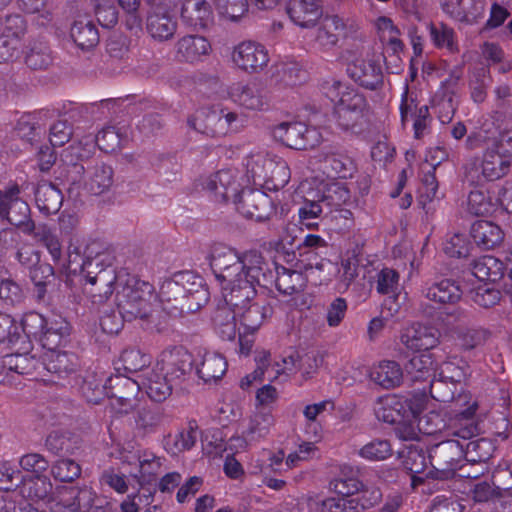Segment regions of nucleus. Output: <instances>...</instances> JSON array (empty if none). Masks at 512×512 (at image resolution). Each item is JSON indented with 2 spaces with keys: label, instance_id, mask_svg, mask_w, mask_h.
Instances as JSON below:
<instances>
[{
  "label": "nucleus",
  "instance_id": "obj_36",
  "mask_svg": "<svg viewBox=\"0 0 512 512\" xmlns=\"http://www.w3.org/2000/svg\"><path fill=\"white\" fill-rule=\"evenodd\" d=\"M370 378L384 389H393L404 380V372L396 361L384 360L371 370Z\"/></svg>",
  "mask_w": 512,
  "mask_h": 512
},
{
  "label": "nucleus",
  "instance_id": "obj_22",
  "mask_svg": "<svg viewBox=\"0 0 512 512\" xmlns=\"http://www.w3.org/2000/svg\"><path fill=\"white\" fill-rule=\"evenodd\" d=\"M141 389H144L149 398L155 402H163L172 393L175 384L165 377V374L154 367L139 374Z\"/></svg>",
  "mask_w": 512,
  "mask_h": 512
},
{
  "label": "nucleus",
  "instance_id": "obj_7",
  "mask_svg": "<svg viewBox=\"0 0 512 512\" xmlns=\"http://www.w3.org/2000/svg\"><path fill=\"white\" fill-rule=\"evenodd\" d=\"M512 162L488 146L481 161V173L476 166L466 168L464 183L469 186H483L485 182L499 180L510 172Z\"/></svg>",
  "mask_w": 512,
  "mask_h": 512
},
{
  "label": "nucleus",
  "instance_id": "obj_62",
  "mask_svg": "<svg viewBox=\"0 0 512 512\" xmlns=\"http://www.w3.org/2000/svg\"><path fill=\"white\" fill-rule=\"evenodd\" d=\"M359 454L365 459L380 461L392 455V448L388 440L374 439L364 445Z\"/></svg>",
  "mask_w": 512,
  "mask_h": 512
},
{
  "label": "nucleus",
  "instance_id": "obj_37",
  "mask_svg": "<svg viewBox=\"0 0 512 512\" xmlns=\"http://www.w3.org/2000/svg\"><path fill=\"white\" fill-rule=\"evenodd\" d=\"M238 311L225 301L218 304L212 314V323L215 330L224 340H234L236 337V317Z\"/></svg>",
  "mask_w": 512,
  "mask_h": 512
},
{
  "label": "nucleus",
  "instance_id": "obj_4",
  "mask_svg": "<svg viewBox=\"0 0 512 512\" xmlns=\"http://www.w3.org/2000/svg\"><path fill=\"white\" fill-rule=\"evenodd\" d=\"M427 453L431 469L427 471L426 477L433 480L445 481L454 478L465 459L464 446L458 437L430 446Z\"/></svg>",
  "mask_w": 512,
  "mask_h": 512
},
{
  "label": "nucleus",
  "instance_id": "obj_5",
  "mask_svg": "<svg viewBox=\"0 0 512 512\" xmlns=\"http://www.w3.org/2000/svg\"><path fill=\"white\" fill-rule=\"evenodd\" d=\"M368 113L369 104L365 95L353 87H345L333 111L337 125L345 131L362 126Z\"/></svg>",
  "mask_w": 512,
  "mask_h": 512
},
{
  "label": "nucleus",
  "instance_id": "obj_53",
  "mask_svg": "<svg viewBox=\"0 0 512 512\" xmlns=\"http://www.w3.org/2000/svg\"><path fill=\"white\" fill-rule=\"evenodd\" d=\"M120 360L123 363V369L128 373L136 374V376L150 369L148 368L150 356L137 348L123 350Z\"/></svg>",
  "mask_w": 512,
  "mask_h": 512
},
{
  "label": "nucleus",
  "instance_id": "obj_45",
  "mask_svg": "<svg viewBox=\"0 0 512 512\" xmlns=\"http://www.w3.org/2000/svg\"><path fill=\"white\" fill-rule=\"evenodd\" d=\"M492 332L484 327H471L459 330L457 340L463 351H472L482 347L491 338Z\"/></svg>",
  "mask_w": 512,
  "mask_h": 512
},
{
  "label": "nucleus",
  "instance_id": "obj_64",
  "mask_svg": "<svg viewBox=\"0 0 512 512\" xmlns=\"http://www.w3.org/2000/svg\"><path fill=\"white\" fill-rule=\"evenodd\" d=\"M322 512H361L353 497H330L322 501Z\"/></svg>",
  "mask_w": 512,
  "mask_h": 512
},
{
  "label": "nucleus",
  "instance_id": "obj_58",
  "mask_svg": "<svg viewBox=\"0 0 512 512\" xmlns=\"http://www.w3.org/2000/svg\"><path fill=\"white\" fill-rule=\"evenodd\" d=\"M470 298L476 305L487 309L495 306L500 301L501 292L485 283L472 289Z\"/></svg>",
  "mask_w": 512,
  "mask_h": 512
},
{
  "label": "nucleus",
  "instance_id": "obj_28",
  "mask_svg": "<svg viewBox=\"0 0 512 512\" xmlns=\"http://www.w3.org/2000/svg\"><path fill=\"white\" fill-rule=\"evenodd\" d=\"M169 8H153L148 12L147 31L157 40L164 41L173 37L177 24L168 12Z\"/></svg>",
  "mask_w": 512,
  "mask_h": 512
},
{
  "label": "nucleus",
  "instance_id": "obj_13",
  "mask_svg": "<svg viewBox=\"0 0 512 512\" xmlns=\"http://www.w3.org/2000/svg\"><path fill=\"white\" fill-rule=\"evenodd\" d=\"M156 366L165 374L167 379L175 385H179L191 374L194 367V359L192 354L183 346H174L165 349L161 353L160 360Z\"/></svg>",
  "mask_w": 512,
  "mask_h": 512
},
{
  "label": "nucleus",
  "instance_id": "obj_3",
  "mask_svg": "<svg viewBox=\"0 0 512 512\" xmlns=\"http://www.w3.org/2000/svg\"><path fill=\"white\" fill-rule=\"evenodd\" d=\"M153 286L136 277H130L117 292L115 302L117 309L125 320L147 321L150 317V298Z\"/></svg>",
  "mask_w": 512,
  "mask_h": 512
},
{
  "label": "nucleus",
  "instance_id": "obj_30",
  "mask_svg": "<svg viewBox=\"0 0 512 512\" xmlns=\"http://www.w3.org/2000/svg\"><path fill=\"white\" fill-rule=\"evenodd\" d=\"M212 15L211 5L206 0H185L181 8L182 21L193 28L208 27Z\"/></svg>",
  "mask_w": 512,
  "mask_h": 512
},
{
  "label": "nucleus",
  "instance_id": "obj_60",
  "mask_svg": "<svg viewBox=\"0 0 512 512\" xmlns=\"http://www.w3.org/2000/svg\"><path fill=\"white\" fill-rule=\"evenodd\" d=\"M114 283H107V285L94 283L93 282H84L83 283V292L90 299L91 303L94 306L100 308L104 306V304L110 299L113 294Z\"/></svg>",
  "mask_w": 512,
  "mask_h": 512
},
{
  "label": "nucleus",
  "instance_id": "obj_11",
  "mask_svg": "<svg viewBox=\"0 0 512 512\" xmlns=\"http://www.w3.org/2000/svg\"><path fill=\"white\" fill-rule=\"evenodd\" d=\"M404 379L410 382L429 381V393L432 398L440 402L448 401L449 394L441 392L442 379H435L433 360L429 354L413 355L402 369Z\"/></svg>",
  "mask_w": 512,
  "mask_h": 512
},
{
  "label": "nucleus",
  "instance_id": "obj_23",
  "mask_svg": "<svg viewBox=\"0 0 512 512\" xmlns=\"http://www.w3.org/2000/svg\"><path fill=\"white\" fill-rule=\"evenodd\" d=\"M85 173L87 174L85 188L93 195H101L113 186L114 170L103 161L95 160L87 166Z\"/></svg>",
  "mask_w": 512,
  "mask_h": 512
},
{
  "label": "nucleus",
  "instance_id": "obj_46",
  "mask_svg": "<svg viewBox=\"0 0 512 512\" xmlns=\"http://www.w3.org/2000/svg\"><path fill=\"white\" fill-rule=\"evenodd\" d=\"M107 380L104 382L96 374L91 373L84 377L80 386V393L90 404H99L106 396L108 397Z\"/></svg>",
  "mask_w": 512,
  "mask_h": 512
},
{
  "label": "nucleus",
  "instance_id": "obj_21",
  "mask_svg": "<svg viewBox=\"0 0 512 512\" xmlns=\"http://www.w3.org/2000/svg\"><path fill=\"white\" fill-rule=\"evenodd\" d=\"M224 301L236 311H241L257 296L256 288L248 282L245 277H237L222 285Z\"/></svg>",
  "mask_w": 512,
  "mask_h": 512
},
{
  "label": "nucleus",
  "instance_id": "obj_1",
  "mask_svg": "<svg viewBox=\"0 0 512 512\" xmlns=\"http://www.w3.org/2000/svg\"><path fill=\"white\" fill-rule=\"evenodd\" d=\"M159 296L164 310L177 317L197 312L208 302L210 293L202 277L184 271L165 280Z\"/></svg>",
  "mask_w": 512,
  "mask_h": 512
},
{
  "label": "nucleus",
  "instance_id": "obj_48",
  "mask_svg": "<svg viewBox=\"0 0 512 512\" xmlns=\"http://www.w3.org/2000/svg\"><path fill=\"white\" fill-rule=\"evenodd\" d=\"M29 276L34 283L37 300H44L47 286L55 280L54 268L49 263L40 261L29 271Z\"/></svg>",
  "mask_w": 512,
  "mask_h": 512
},
{
  "label": "nucleus",
  "instance_id": "obj_15",
  "mask_svg": "<svg viewBox=\"0 0 512 512\" xmlns=\"http://www.w3.org/2000/svg\"><path fill=\"white\" fill-rule=\"evenodd\" d=\"M232 59L241 70L249 73L261 71L269 61L266 48L253 41L238 44L233 50Z\"/></svg>",
  "mask_w": 512,
  "mask_h": 512
},
{
  "label": "nucleus",
  "instance_id": "obj_2",
  "mask_svg": "<svg viewBox=\"0 0 512 512\" xmlns=\"http://www.w3.org/2000/svg\"><path fill=\"white\" fill-rule=\"evenodd\" d=\"M477 405L473 404L458 415V426L453 436L461 439L464 446L465 460L471 463H486L494 454L496 445L485 437L473 439L479 435L480 426L474 420Z\"/></svg>",
  "mask_w": 512,
  "mask_h": 512
},
{
  "label": "nucleus",
  "instance_id": "obj_63",
  "mask_svg": "<svg viewBox=\"0 0 512 512\" xmlns=\"http://www.w3.org/2000/svg\"><path fill=\"white\" fill-rule=\"evenodd\" d=\"M95 141L100 150L111 153L120 149L122 138L115 127L109 126L97 133Z\"/></svg>",
  "mask_w": 512,
  "mask_h": 512
},
{
  "label": "nucleus",
  "instance_id": "obj_14",
  "mask_svg": "<svg viewBox=\"0 0 512 512\" xmlns=\"http://www.w3.org/2000/svg\"><path fill=\"white\" fill-rule=\"evenodd\" d=\"M242 265V277H245L254 287L257 285L260 288L269 289L273 285L276 268L271 267L260 252L256 250L244 252Z\"/></svg>",
  "mask_w": 512,
  "mask_h": 512
},
{
  "label": "nucleus",
  "instance_id": "obj_38",
  "mask_svg": "<svg viewBox=\"0 0 512 512\" xmlns=\"http://www.w3.org/2000/svg\"><path fill=\"white\" fill-rule=\"evenodd\" d=\"M69 334V323L60 317H52L37 343L47 352L56 351L67 341Z\"/></svg>",
  "mask_w": 512,
  "mask_h": 512
},
{
  "label": "nucleus",
  "instance_id": "obj_41",
  "mask_svg": "<svg viewBox=\"0 0 512 512\" xmlns=\"http://www.w3.org/2000/svg\"><path fill=\"white\" fill-rule=\"evenodd\" d=\"M283 295H293L304 290L306 279L302 272L281 266L276 267L274 283Z\"/></svg>",
  "mask_w": 512,
  "mask_h": 512
},
{
  "label": "nucleus",
  "instance_id": "obj_8",
  "mask_svg": "<svg viewBox=\"0 0 512 512\" xmlns=\"http://www.w3.org/2000/svg\"><path fill=\"white\" fill-rule=\"evenodd\" d=\"M139 376L116 374L107 379L108 398L112 408L120 414H128L138 405L137 395L141 390Z\"/></svg>",
  "mask_w": 512,
  "mask_h": 512
},
{
  "label": "nucleus",
  "instance_id": "obj_25",
  "mask_svg": "<svg viewBox=\"0 0 512 512\" xmlns=\"http://www.w3.org/2000/svg\"><path fill=\"white\" fill-rule=\"evenodd\" d=\"M175 47L177 60L186 63L200 61L211 50L209 41L199 35H186L177 41Z\"/></svg>",
  "mask_w": 512,
  "mask_h": 512
},
{
  "label": "nucleus",
  "instance_id": "obj_17",
  "mask_svg": "<svg viewBox=\"0 0 512 512\" xmlns=\"http://www.w3.org/2000/svg\"><path fill=\"white\" fill-rule=\"evenodd\" d=\"M441 6L451 18L473 25L483 19L486 0H444Z\"/></svg>",
  "mask_w": 512,
  "mask_h": 512
},
{
  "label": "nucleus",
  "instance_id": "obj_6",
  "mask_svg": "<svg viewBox=\"0 0 512 512\" xmlns=\"http://www.w3.org/2000/svg\"><path fill=\"white\" fill-rule=\"evenodd\" d=\"M19 195L20 187L17 184L6 188V192L0 195V218L7 220L24 234L31 235L35 232L36 225L31 218L30 206Z\"/></svg>",
  "mask_w": 512,
  "mask_h": 512
},
{
  "label": "nucleus",
  "instance_id": "obj_16",
  "mask_svg": "<svg viewBox=\"0 0 512 512\" xmlns=\"http://www.w3.org/2000/svg\"><path fill=\"white\" fill-rule=\"evenodd\" d=\"M286 12L295 25L311 29L323 17V0H288Z\"/></svg>",
  "mask_w": 512,
  "mask_h": 512
},
{
  "label": "nucleus",
  "instance_id": "obj_56",
  "mask_svg": "<svg viewBox=\"0 0 512 512\" xmlns=\"http://www.w3.org/2000/svg\"><path fill=\"white\" fill-rule=\"evenodd\" d=\"M16 133L22 140L34 145L41 141L46 130L35 120L34 117H23L17 123Z\"/></svg>",
  "mask_w": 512,
  "mask_h": 512
},
{
  "label": "nucleus",
  "instance_id": "obj_10",
  "mask_svg": "<svg viewBox=\"0 0 512 512\" xmlns=\"http://www.w3.org/2000/svg\"><path fill=\"white\" fill-rule=\"evenodd\" d=\"M234 203L239 213L257 222L269 220L275 213L272 199L260 189L242 188L235 195Z\"/></svg>",
  "mask_w": 512,
  "mask_h": 512
},
{
  "label": "nucleus",
  "instance_id": "obj_59",
  "mask_svg": "<svg viewBox=\"0 0 512 512\" xmlns=\"http://www.w3.org/2000/svg\"><path fill=\"white\" fill-rule=\"evenodd\" d=\"M30 236H33L37 241L45 245L54 261L61 259V243L55 233H53L47 225L36 227L35 232Z\"/></svg>",
  "mask_w": 512,
  "mask_h": 512
},
{
  "label": "nucleus",
  "instance_id": "obj_35",
  "mask_svg": "<svg viewBox=\"0 0 512 512\" xmlns=\"http://www.w3.org/2000/svg\"><path fill=\"white\" fill-rule=\"evenodd\" d=\"M462 290L457 281L449 278L441 279L432 283L427 289L425 296L430 301L438 304L457 303L462 297Z\"/></svg>",
  "mask_w": 512,
  "mask_h": 512
},
{
  "label": "nucleus",
  "instance_id": "obj_20",
  "mask_svg": "<svg viewBox=\"0 0 512 512\" xmlns=\"http://www.w3.org/2000/svg\"><path fill=\"white\" fill-rule=\"evenodd\" d=\"M440 331L429 325L413 324L401 335V342L409 349L426 351L433 349L439 343Z\"/></svg>",
  "mask_w": 512,
  "mask_h": 512
},
{
  "label": "nucleus",
  "instance_id": "obj_55",
  "mask_svg": "<svg viewBox=\"0 0 512 512\" xmlns=\"http://www.w3.org/2000/svg\"><path fill=\"white\" fill-rule=\"evenodd\" d=\"M81 472V466L69 458H61L51 466V474L59 482H74L81 476Z\"/></svg>",
  "mask_w": 512,
  "mask_h": 512
},
{
  "label": "nucleus",
  "instance_id": "obj_12",
  "mask_svg": "<svg viewBox=\"0 0 512 512\" xmlns=\"http://www.w3.org/2000/svg\"><path fill=\"white\" fill-rule=\"evenodd\" d=\"M209 264L216 280L223 285L243 274V253L235 249L217 244L212 247Z\"/></svg>",
  "mask_w": 512,
  "mask_h": 512
},
{
  "label": "nucleus",
  "instance_id": "obj_24",
  "mask_svg": "<svg viewBox=\"0 0 512 512\" xmlns=\"http://www.w3.org/2000/svg\"><path fill=\"white\" fill-rule=\"evenodd\" d=\"M472 274L481 281H489L496 283L504 279L507 272L509 278V271L511 267V257L509 264L506 266L502 261L493 256H483L479 259H473L470 263Z\"/></svg>",
  "mask_w": 512,
  "mask_h": 512
},
{
  "label": "nucleus",
  "instance_id": "obj_34",
  "mask_svg": "<svg viewBox=\"0 0 512 512\" xmlns=\"http://www.w3.org/2000/svg\"><path fill=\"white\" fill-rule=\"evenodd\" d=\"M35 203L44 216L56 214L62 204V192L50 182L39 183L35 189Z\"/></svg>",
  "mask_w": 512,
  "mask_h": 512
},
{
  "label": "nucleus",
  "instance_id": "obj_51",
  "mask_svg": "<svg viewBox=\"0 0 512 512\" xmlns=\"http://www.w3.org/2000/svg\"><path fill=\"white\" fill-rule=\"evenodd\" d=\"M233 97L236 102L247 109H262L267 103L266 97L256 86L241 85L234 89Z\"/></svg>",
  "mask_w": 512,
  "mask_h": 512
},
{
  "label": "nucleus",
  "instance_id": "obj_49",
  "mask_svg": "<svg viewBox=\"0 0 512 512\" xmlns=\"http://www.w3.org/2000/svg\"><path fill=\"white\" fill-rule=\"evenodd\" d=\"M50 319H52V317H45L35 311L25 313L21 321L20 329L30 342H38L49 324Z\"/></svg>",
  "mask_w": 512,
  "mask_h": 512
},
{
  "label": "nucleus",
  "instance_id": "obj_39",
  "mask_svg": "<svg viewBox=\"0 0 512 512\" xmlns=\"http://www.w3.org/2000/svg\"><path fill=\"white\" fill-rule=\"evenodd\" d=\"M350 191L343 184L333 182L326 184L318 190L319 202L330 215L333 211H338L350 200Z\"/></svg>",
  "mask_w": 512,
  "mask_h": 512
},
{
  "label": "nucleus",
  "instance_id": "obj_19",
  "mask_svg": "<svg viewBox=\"0 0 512 512\" xmlns=\"http://www.w3.org/2000/svg\"><path fill=\"white\" fill-rule=\"evenodd\" d=\"M348 76L360 86L376 90L383 85L381 65L373 60L358 59L347 65Z\"/></svg>",
  "mask_w": 512,
  "mask_h": 512
},
{
  "label": "nucleus",
  "instance_id": "obj_40",
  "mask_svg": "<svg viewBox=\"0 0 512 512\" xmlns=\"http://www.w3.org/2000/svg\"><path fill=\"white\" fill-rule=\"evenodd\" d=\"M61 160L67 166H71L75 173L82 176L87 166L91 165L96 159L93 158V151L89 146L74 143L62 151Z\"/></svg>",
  "mask_w": 512,
  "mask_h": 512
},
{
  "label": "nucleus",
  "instance_id": "obj_57",
  "mask_svg": "<svg viewBox=\"0 0 512 512\" xmlns=\"http://www.w3.org/2000/svg\"><path fill=\"white\" fill-rule=\"evenodd\" d=\"M470 495L477 503H488L503 497V493L494 480L492 483L485 480L476 482L470 490Z\"/></svg>",
  "mask_w": 512,
  "mask_h": 512
},
{
  "label": "nucleus",
  "instance_id": "obj_61",
  "mask_svg": "<svg viewBox=\"0 0 512 512\" xmlns=\"http://www.w3.org/2000/svg\"><path fill=\"white\" fill-rule=\"evenodd\" d=\"M427 397L426 388L423 387V392L413 394L404 399L402 408L405 409V418L408 422H417L426 409Z\"/></svg>",
  "mask_w": 512,
  "mask_h": 512
},
{
  "label": "nucleus",
  "instance_id": "obj_47",
  "mask_svg": "<svg viewBox=\"0 0 512 512\" xmlns=\"http://www.w3.org/2000/svg\"><path fill=\"white\" fill-rule=\"evenodd\" d=\"M291 177L287 162L280 157H273L272 167L267 174V181L262 188L268 191H278L284 188Z\"/></svg>",
  "mask_w": 512,
  "mask_h": 512
},
{
  "label": "nucleus",
  "instance_id": "obj_50",
  "mask_svg": "<svg viewBox=\"0 0 512 512\" xmlns=\"http://www.w3.org/2000/svg\"><path fill=\"white\" fill-rule=\"evenodd\" d=\"M323 165L328 174L346 179L354 172V164L350 157L341 153H328L324 156Z\"/></svg>",
  "mask_w": 512,
  "mask_h": 512
},
{
  "label": "nucleus",
  "instance_id": "obj_29",
  "mask_svg": "<svg viewBox=\"0 0 512 512\" xmlns=\"http://www.w3.org/2000/svg\"><path fill=\"white\" fill-rule=\"evenodd\" d=\"M200 361L194 362L196 373L204 382L218 381L227 371V361L224 356L216 352L204 351L200 354Z\"/></svg>",
  "mask_w": 512,
  "mask_h": 512
},
{
  "label": "nucleus",
  "instance_id": "obj_32",
  "mask_svg": "<svg viewBox=\"0 0 512 512\" xmlns=\"http://www.w3.org/2000/svg\"><path fill=\"white\" fill-rule=\"evenodd\" d=\"M273 314L272 305L264 300L256 301L249 304L245 308L238 311L240 323L244 327L246 333H254L257 331L264 321Z\"/></svg>",
  "mask_w": 512,
  "mask_h": 512
},
{
  "label": "nucleus",
  "instance_id": "obj_27",
  "mask_svg": "<svg viewBox=\"0 0 512 512\" xmlns=\"http://www.w3.org/2000/svg\"><path fill=\"white\" fill-rule=\"evenodd\" d=\"M43 366L56 378L63 379L77 371L79 362L74 353L56 350L44 354Z\"/></svg>",
  "mask_w": 512,
  "mask_h": 512
},
{
  "label": "nucleus",
  "instance_id": "obj_31",
  "mask_svg": "<svg viewBox=\"0 0 512 512\" xmlns=\"http://www.w3.org/2000/svg\"><path fill=\"white\" fill-rule=\"evenodd\" d=\"M470 236L475 244L484 250L495 248L504 238L501 228L488 220L475 221L471 225Z\"/></svg>",
  "mask_w": 512,
  "mask_h": 512
},
{
  "label": "nucleus",
  "instance_id": "obj_42",
  "mask_svg": "<svg viewBox=\"0 0 512 512\" xmlns=\"http://www.w3.org/2000/svg\"><path fill=\"white\" fill-rule=\"evenodd\" d=\"M52 483L44 474L24 476L20 494L33 501L50 499Z\"/></svg>",
  "mask_w": 512,
  "mask_h": 512
},
{
  "label": "nucleus",
  "instance_id": "obj_9",
  "mask_svg": "<svg viewBox=\"0 0 512 512\" xmlns=\"http://www.w3.org/2000/svg\"><path fill=\"white\" fill-rule=\"evenodd\" d=\"M272 134L275 140L295 150L313 149L321 142L320 132L302 122H283L273 128Z\"/></svg>",
  "mask_w": 512,
  "mask_h": 512
},
{
  "label": "nucleus",
  "instance_id": "obj_18",
  "mask_svg": "<svg viewBox=\"0 0 512 512\" xmlns=\"http://www.w3.org/2000/svg\"><path fill=\"white\" fill-rule=\"evenodd\" d=\"M187 123L194 130L210 137H221L227 134L224 109H202L195 116L189 117Z\"/></svg>",
  "mask_w": 512,
  "mask_h": 512
},
{
  "label": "nucleus",
  "instance_id": "obj_54",
  "mask_svg": "<svg viewBox=\"0 0 512 512\" xmlns=\"http://www.w3.org/2000/svg\"><path fill=\"white\" fill-rule=\"evenodd\" d=\"M51 50L46 43H34L25 56L26 65L32 70H44L52 64Z\"/></svg>",
  "mask_w": 512,
  "mask_h": 512
},
{
  "label": "nucleus",
  "instance_id": "obj_52",
  "mask_svg": "<svg viewBox=\"0 0 512 512\" xmlns=\"http://www.w3.org/2000/svg\"><path fill=\"white\" fill-rule=\"evenodd\" d=\"M402 464L410 474H423L427 469L428 453L419 445H410L402 454Z\"/></svg>",
  "mask_w": 512,
  "mask_h": 512
},
{
  "label": "nucleus",
  "instance_id": "obj_33",
  "mask_svg": "<svg viewBox=\"0 0 512 512\" xmlns=\"http://www.w3.org/2000/svg\"><path fill=\"white\" fill-rule=\"evenodd\" d=\"M80 275L85 282L94 281V283L107 285V283H115L116 281L111 260H101L99 258L83 260L80 266Z\"/></svg>",
  "mask_w": 512,
  "mask_h": 512
},
{
  "label": "nucleus",
  "instance_id": "obj_26",
  "mask_svg": "<svg viewBox=\"0 0 512 512\" xmlns=\"http://www.w3.org/2000/svg\"><path fill=\"white\" fill-rule=\"evenodd\" d=\"M70 37L75 45L83 51L94 49L100 42L98 27L89 17H79L73 21Z\"/></svg>",
  "mask_w": 512,
  "mask_h": 512
},
{
  "label": "nucleus",
  "instance_id": "obj_43",
  "mask_svg": "<svg viewBox=\"0 0 512 512\" xmlns=\"http://www.w3.org/2000/svg\"><path fill=\"white\" fill-rule=\"evenodd\" d=\"M204 188L219 195L227 201L237 195L236 179L230 170H219L206 179Z\"/></svg>",
  "mask_w": 512,
  "mask_h": 512
},
{
  "label": "nucleus",
  "instance_id": "obj_44",
  "mask_svg": "<svg viewBox=\"0 0 512 512\" xmlns=\"http://www.w3.org/2000/svg\"><path fill=\"white\" fill-rule=\"evenodd\" d=\"M344 28L345 24L339 16H326L317 31L316 43L326 50L331 49L339 40L337 31Z\"/></svg>",
  "mask_w": 512,
  "mask_h": 512
}]
</instances>
